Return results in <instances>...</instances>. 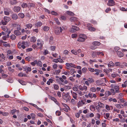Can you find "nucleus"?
Listing matches in <instances>:
<instances>
[{"instance_id":"obj_45","label":"nucleus","mask_w":127,"mask_h":127,"mask_svg":"<svg viewBox=\"0 0 127 127\" xmlns=\"http://www.w3.org/2000/svg\"><path fill=\"white\" fill-rule=\"evenodd\" d=\"M54 20L57 25H59L60 24V22L59 21L58 19L54 18Z\"/></svg>"},{"instance_id":"obj_25","label":"nucleus","mask_w":127,"mask_h":127,"mask_svg":"<svg viewBox=\"0 0 127 127\" xmlns=\"http://www.w3.org/2000/svg\"><path fill=\"white\" fill-rule=\"evenodd\" d=\"M4 14L6 15H8L9 14V11L7 10V9L6 8L4 9Z\"/></svg>"},{"instance_id":"obj_20","label":"nucleus","mask_w":127,"mask_h":127,"mask_svg":"<svg viewBox=\"0 0 127 127\" xmlns=\"http://www.w3.org/2000/svg\"><path fill=\"white\" fill-rule=\"evenodd\" d=\"M12 17L13 19L14 20L18 18V15L15 14H13L12 15Z\"/></svg>"},{"instance_id":"obj_52","label":"nucleus","mask_w":127,"mask_h":127,"mask_svg":"<svg viewBox=\"0 0 127 127\" xmlns=\"http://www.w3.org/2000/svg\"><path fill=\"white\" fill-rule=\"evenodd\" d=\"M65 65L67 66L66 69H69L70 68V63H66L65 64Z\"/></svg>"},{"instance_id":"obj_58","label":"nucleus","mask_w":127,"mask_h":127,"mask_svg":"<svg viewBox=\"0 0 127 127\" xmlns=\"http://www.w3.org/2000/svg\"><path fill=\"white\" fill-rule=\"evenodd\" d=\"M77 36V34L76 33L73 34L71 35V37L72 38H76Z\"/></svg>"},{"instance_id":"obj_22","label":"nucleus","mask_w":127,"mask_h":127,"mask_svg":"<svg viewBox=\"0 0 127 127\" xmlns=\"http://www.w3.org/2000/svg\"><path fill=\"white\" fill-rule=\"evenodd\" d=\"M100 114L98 113H97L95 115V119L96 120H98L100 118Z\"/></svg>"},{"instance_id":"obj_49","label":"nucleus","mask_w":127,"mask_h":127,"mask_svg":"<svg viewBox=\"0 0 127 127\" xmlns=\"http://www.w3.org/2000/svg\"><path fill=\"white\" fill-rule=\"evenodd\" d=\"M93 93H89L88 94V95H85L87 97H88V96L90 98H91V99H92Z\"/></svg>"},{"instance_id":"obj_38","label":"nucleus","mask_w":127,"mask_h":127,"mask_svg":"<svg viewBox=\"0 0 127 127\" xmlns=\"http://www.w3.org/2000/svg\"><path fill=\"white\" fill-rule=\"evenodd\" d=\"M51 99L56 104H57L58 103V102L57 101L56 99L54 97H51Z\"/></svg>"},{"instance_id":"obj_46","label":"nucleus","mask_w":127,"mask_h":127,"mask_svg":"<svg viewBox=\"0 0 127 127\" xmlns=\"http://www.w3.org/2000/svg\"><path fill=\"white\" fill-rule=\"evenodd\" d=\"M54 89L55 90H58L59 88V86L57 84H54L53 85Z\"/></svg>"},{"instance_id":"obj_48","label":"nucleus","mask_w":127,"mask_h":127,"mask_svg":"<svg viewBox=\"0 0 127 127\" xmlns=\"http://www.w3.org/2000/svg\"><path fill=\"white\" fill-rule=\"evenodd\" d=\"M37 61L36 60H35L33 62H31V64L33 66H34L35 65L37 64Z\"/></svg>"},{"instance_id":"obj_8","label":"nucleus","mask_w":127,"mask_h":127,"mask_svg":"<svg viewBox=\"0 0 127 127\" xmlns=\"http://www.w3.org/2000/svg\"><path fill=\"white\" fill-rule=\"evenodd\" d=\"M91 25L89 23H88L87 24V27H88V29L91 32H95L96 31V29L92 27H91L90 26Z\"/></svg>"},{"instance_id":"obj_30","label":"nucleus","mask_w":127,"mask_h":127,"mask_svg":"<svg viewBox=\"0 0 127 127\" xmlns=\"http://www.w3.org/2000/svg\"><path fill=\"white\" fill-rule=\"evenodd\" d=\"M18 82L22 85H25L26 84V83L25 82L23 81L22 80H18Z\"/></svg>"},{"instance_id":"obj_53","label":"nucleus","mask_w":127,"mask_h":127,"mask_svg":"<svg viewBox=\"0 0 127 127\" xmlns=\"http://www.w3.org/2000/svg\"><path fill=\"white\" fill-rule=\"evenodd\" d=\"M52 67L54 69H57L58 67L57 64H56L54 63L52 65Z\"/></svg>"},{"instance_id":"obj_62","label":"nucleus","mask_w":127,"mask_h":127,"mask_svg":"<svg viewBox=\"0 0 127 127\" xmlns=\"http://www.w3.org/2000/svg\"><path fill=\"white\" fill-rule=\"evenodd\" d=\"M8 70L10 71L13 72L14 71V70L13 69L11 68V67H8Z\"/></svg>"},{"instance_id":"obj_14","label":"nucleus","mask_w":127,"mask_h":127,"mask_svg":"<svg viewBox=\"0 0 127 127\" xmlns=\"http://www.w3.org/2000/svg\"><path fill=\"white\" fill-rule=\"evenodd\" d=\"M107 65L108 67H111L113 66L115 64L112 61H111L107 64Z\"/></svg>"},{"instance_id":"obj_40","label":"nucleus","mask_w":127,"mask_h":127,"mask_svg":"<svg viewBox=\"0 0 127 127\" xmlns=\"http://www.w3.org/2000/svg\"><path fill=\"white\" fill-rule=\"evenodd\" d=\"M37 65L41 67L42 66V63L40 61H38L37 63Z\"/></svg>"},{"instance_id":"obj_63","label":"nucleus","mask_w":127,"mask_h":127,"mask_svg":"<svg viewBox=\"0 0 127 127\" xmlns=\"http://www.w3.org/2000/svg\"><path fill=\"white\" fill-rule=\"evenodd\" d=\"M91 22L94 24H97V22L94 20H92L91 21Z\"/></svg>"},{"instance_id":"obj_28","label":"nucleus","mask_w":127,"mask_h":127,"mask_svg":"<svg viewBox=\"0 0 127 127\" xmlns=\"http://www.w3.org/2000/svg\"><path fill=\"white\" fill-rule=\"evenodd\" d=\"M68 83V81L67 80H65L64 81L63 83H61L60 84L63 86H64L65 85L67 84Z\"/></svg>"},{"instance_id":"obj_43","label":"nucleus","mask_w":127,"mask_h":127,"mask_svg":"<svg viewBox=\"0 0 127 127\" xmlns=\"http://www.w3.org/2000/svg\"><path fill=\"white\" fill-rule=\"evenodd\" d=\"M103 71L104 72H105L108 75V73L110 72L109 69H104L103 70Z\"/></svg>"},{"instance_id":"obj_2","label":"nucleus","mask_w":127,"mask_h":127,"mask_svg":"<svg viewBox=\"0 0 127 127\" xmlns=\"http://www.w3.org/2000/svg\"><path fill=\"white\" fill-rule=\"evenodd\" d=\"M87 36L83 34H80L79 35L77 39V41L79 42L84 41L87 38Z\"/></svg>"},{"instance_id":"obj_37","label":"nucleus","mask_w":127,"mask_h":127,"mask_svg":"<svg viewBox=\"0 0 127 127\" xmlns=\"http://www.w3.org/2000/svg\"><path fill=\"white\" fill-rule=\"evenodd\" d=\"M18 15L22 19L25 16V15L24 14L22 13H19L18 14Z\"/></svg>"},{"instance_id":"obj_17","label":"nucleus","mask_w":127,"mask_h":127,"mask_svg":"<svg viewBox=\"0 0 127 127\" xmlns=\"http://www.w3.org/2000/svg\"><path fill=\"white\" fill-rule=\"evenodd\" d=\"M117 76L120 77V75L116 73H115L114 72L111 75V76L112 77L114 78L116 77Z\"/></svg>"},{"instance_id":"obj_42","label":"nucleus","mask_w":127,"mask_h":127,"mask_svg":"<svg viewBox=\"0 0 127 127\" xmlns=\"http://www.w3.org/2000/svg\"><path fill=\"white\" fill-rule=\"evenodd\" d=\"M21 6L22 8H24L27 7L28 5L26 3H23L22 4Z\"/></svg>"},{"instance_id":"obj_26","label":"nucleus","mask_w":127,"mask_h":127,"mask_svg":"<svg viewBox=\"0 0 127 127\" xmlns=\"http://www.w3.org/2000/svg\"><path fill=\"white\" fill-rule=\"evenodd\" d=\"M93 44L95 45V46L99 45L100 44V42L97 41H94L92 43Z\"/></svg>"},{"instance_id":"obj_3","label":"nucleus","mask_w":127,"mask_h":127,"mask_svg":"<svg viewBox=\"0 0 127 127\" xmlns=\"http://www.w3.org/2000/svg\"><path fill=\"white\" fill-rule=\"evenodd\" d=\"M70 20L71 22H73L74 24L78 26L80 24V23L78 21V19L75 17H72L69 19Z\"/></svg>"},{"instance_id":"obj_21","label":"nucleus","mask_w":127,"mask_h":127,"mask_svg":"<svg viewBox=\"0 0 127 127\" xmlns=\"http://www.w3.org/2000/svg\"><path fill=\"white\" fill-rule=\"evenodd\" d=\"M42 25V23L40 22H37L35 24V26L37 27L41 26Z\"/></svg>"},{"instance_id":"obj_7","label":"nucleus","mask_w":127,"mask_h":127,"mask_svg":"<svg viewBox=\"0 0 127 127\" xmlns=\"http://www.w3.org/2000/svg\"><path fill=\"white\" fill-rule=\"evenodd\" d=\"M87 103L86 101L81 100L79 101L77 103V106L78 108L82 106L83 105L86 104Z\"/></svg>"},{"instance_id":"obj_16","label":"nucleus","mask_w":127,"mask_h":127,"mask_svg":"<svg viewBox=\"0 0 127 127\" xmlns=\"http://www.w3.org/2000/svg\"><path fill=\"white\" fill-rule=\"evenodd\" d=\"M117 54L119 57L120 58L123 57L124 56L123 54L121 51H118L117 52Z\"/></svg>"},{"instance_id":"obj_47","label":"nucleus","mask_w":127,"mask_h":127,"mask_svg":"<svg viewBox=\"0 0 127 127\" xmlns=\"http://www.w3.org/2000/svg\"><path fill=\"white\" fill-rule=\"evenodd\" d=\"M76 72L75 70L74 69H72L70 71V73L71 75H72Z\"/></svg>"},{"instance_id":"obj_34","label":"nucleus","mask_w":127,"mask_h":127,"mask_svg":"<svg viewBox=\"0 0 127 127\" xmlns=\"http://www.w3.org/2000/svg\"><path fill=\"white\" fill-rule=\"evenodd\" d=\"M62 74H64L66 75H69V72L68 70L63 72L62 73Z\"/></svg>"},{"instance_id":"obj_36","label":"nucleus","mask_w":127,"mask_h":127,"mask_svg":"<svg viewBox=\"0 0 127 127\" xmlns=\"http://www.w3.org/2000/svg\"><path fill=\"white\" fill-rule=\"evenodd\" d=\"M90 91L92 92H95L96 91V88L94 87H92L90 88Z\"/></svg>"},{"instance_id":"obj_44","label":"nucleus","mask_w":127,"mask_h":127,"mask_svg":"<svg viewBox=\"0 0 127 127\" xmlns=\"http://www.w3.org/2000/svg\"><path fill=\"white\" fill-rule=\"evenodd\" d=\"M71 51L72 53L75 55H77V52L76 51L74 50H71Z\"/></svg>"},{"instance_id":"obj_60","label":"nucleus","mask_w":127,"mask_h":127,"mask_svg":"<svg viewBox=\"0 0 127 127\" xmlns=\"http://www.w3.org/2000/svg\"><path fill=\"white\" fill-rule=\"evenodd\" d=\"M51 13L52 15L55 16H56L58 15L57 13L54 11H52L51 12Z\"/></svg>"},{"instance_id":"obj_64","label":"nucleus","mask_w":127,"mask_h":127,"mask_svg":"<svg viewBox=\"0 0 127 127\" xmlns=\"http://www.w3.org/2000/svg\"><path fill=\"white\" fill-rule=\"evenodd\" d=\"M56 114L57 115L59 116L61 114V112L60 111H57L56 112Z\"/></svg>"},{"instance_id":"obj_18","label":"nucleus","mask_w":127,"mask_h":127,"mask_svg":"<svg viewBox=\"0 0 127 127\" xmlns=\"http://www.w3.org/2000/svg\"><path fill=\"white\" fill-rule=\"evenodd\" d=\"M36 38L35 37L33 36L31 38L30 40L31 42H34L36 41Z\"/></svg>"},{"instance_id":"obj_13","label":"nucleus","mask_w":127,"mask_h":127,"mask_svg":"<svg viewBox=\"0 0 127 127\" xmlns=\"http://www.w3.org/2000/svg\"><path fill=\"white\" fill-rule=\"evenodd\" d=\"M65 91H67L71 88V87L70 85H64V86Z\"/></svg>"},{"instance_id":"obj_56","label":"nucleus","mask_w":127,"mask_h":127,"mask_svg":"<svg viewBox=\"0 0 127 127\" xmlns=\"http://www.w3.org/2000/svg\"><path fill=\"white\" fill-rule=\"evenodd\" d=\"M32 57L30 56H28L25 58V59L28 61H30Z\"/></svg>"},{"instance_id":"obj_5","label":"nucleus","mask_w":127,"mask_h":127,"mask_svg":"<svg viewBox=\"0 0 127 127\" xmlns=\"http://www.w3.org/2000/svg\"><path fill=\"white\" fill-rule=\"evenodd\" d=\"M71 27L69 31L71 32L74 33L76 31H78L79 30V28L77 26L72 25L71 26Z\"/></svg>"},{"instance_id":"obj_23","label":"nucleus","mask_w":127,"mask_h":127,"mask_svg":"<svg viewBox=\"0 0 127 127\" xmlns=\"http://www.w3.org/2000/svg\"><path fill=\"white\" fill-rule=\"evenodd\" d=\"M111 93L109 91H106L105 92V95L106 97H108L109 95H111Z\"/></svg>"},{"instance_id":"obj_31","label":"nucleus","mask_w":127,"mask_h":127,"mask_svg":"<svg viewBox=\"0 0 127 127\" xmlns=\"http://www.w3.org/2000/svg\"><path fill=\"white\" fill-rule=\"evenodd\" d=\"M29 7H33L35 6L34 4L32 3H29L28 4Z\"/></svg>"},{"instance_id":"obj_15","label":"nucleus","mask_w":127,"mask_h":127,"mask_svg":"<svg viewBox=\"0 0 127 127\" xmlns=\"http://www.w3.org/2000/svg\"><path fill=\"white\" fill-rule=\"evenodd\" d=\"M97 53L96 51H93L92 53V56L93 58L97 57Z\"/></svg>"},{"instance_id":"obj_27","label":"nucleus","mask_w":127,"mask_h":127,"mask_svg":"<svg viewBox=\"0 0 127 127\" xmlns=\"http://www.w3.org/2000/svg\"><path fill=\"white\" fill-rule=\"evenodd\" d=\"M119 88L118 86H116L114 87V89L115 90V92L116 93H119L120 92L119 91Z\"/></svg>"},{"instance_id":"obj_12","label":"nucleus","mask_w":127,"mask_h":127,"mask_svg":"<svg viewBox=\"0 0 127 127\" xmlns=\"http://www.w3.org/2000/svg\"><path fill=\"white\" fill-rule=\"evenodd\" d=\"M71 93L73 97L75 99L77 100V94L76 93L73 92L72 91H71Z\"/></svg>"},{"instance_id":"obj_24","label":"nucleus","mask_w":127,"mask_h":127,"mask_svg":"<svg viewBox=\"0 0 127 127\" xmlns=\"http://www.w3.org/2000/svg\"><path fill=\"white\" fill-rule=\"evenodd\" d=\"M66 13L67 14L71 16H73L74 15L73 13L71 11H67L66 12Z\"/></svg>"},{"instance_id":"obj_39","label":"nucleus","mask_w":127,"mask_h":127,"mask_svg":"<svg viewBox=\"0 0 127 127\" xmlns=\"http://www.w3.org/2000/svg\"><path fill=\"white\" fill-rule=\"evenodd\" d=\"M90 109L92 111H93L95 110V107L93 105H91L90 107Z\"/></svg>"},{"instance_id":"obj_19","label":"nucleus","mask_w":127,"mask_h":127,"mask_svg":"<svg viewBox=\"0 0 127 127\" xmlns=\"http://www.w3.org/2000/svg\"><path fill=\"white\" fill-rule=\"evenodd\" d=\"M116 107L118 109H120L123 108V105L120 104H117L115 105Z\"/></svg>"},{"instance_id":"obj_29","label":"nucleus","mask_w":127,"mask_h":127,"mask_svg":"<svg viewBox=\"0 0 127 127\" xmlns=\"http://www.w3.org/2000/svg\"><path fill=\"white\" fill-rule=\"evenodd\" d=\"M26 27L29 29H31L32 26V25L31 24H28L26 25Z\"/></svg>"},{"instance_id":"obj_11","label":"nucleus","mask_w":127,"mask_h":127,"mask_svg":"<svg viewBox=\"0 0 127 127\" xmlns=\"http://www.w3.org/2000/svg\"><path fill=\"white\" fill-rule=\"evenodd\" d=\"M21 9V7L19 6H15L14 7L13 10L15 12H19Z\"/></svg>"},{"instance_id":"obj_35","label":"nucleus","mask_w":127,"mask_h":127,"mask_svg":"<svg viewBox=\"0 0 127 127\" xmlns=\"http://www.w3.org/2000/svg\"><path fill=\"white\" fill-rule=\"evenodd\" d=\"M98 104L100 107L103 108L105 107L104 105L100 102H98Z\"/></svg>"},{"instance_id":"obj_57","label":"nucleus","mask_w":127,"mask_h":127,"mask_svg":"<svg viewBox=\"0 0 127 127\" xmlns=\"http://www.w3.org/2000/svg\"><path fill=\"white\" fill-rule=\"evenodd\" d=\"M10 38L12 40H14L16 38V36L15 35L12 34L10 36Z\"/></svg>"},{"instance_id":"obj_9","label":"nucleus","mask_w":127,"mask_h":127,"mask_svg":"<svg viewBox=\"0 0 127 127\" xmlns=\"http://www.w3.org/2000/svg\"><path fill=\"white\" fill-rule=\"evenodd\" d=\"M79 89L80 90L82 91L84 90L85 91H87V87L85 86H81L80 85L79 86Z\"/></svg>"},{"instance_id":"obj_41","label":"nucleus","mask_w":127,"mask_h":127,"mask_svg":"<svg viewBox=\"0 0 127 127\" xmlns=\"http://www.w3.org/2000/svg\"><path fill=\"white\" fill-rule=\"evenodd\" d=\"M87 80L90 83H93L94 82V79L92 78H88L87 79Z\"/></svg>"},{"instance_id":"obj_33","label":"nucleus","mask_w":127,"mask_h":127,"mask_svg":"<svg viewBox=\"0 0 127 127\" xmlns=\"http://www.w3.org/2000/svg\"><path fill=\"white\" fill-rule=\"evenodd\" d=\"M43 29L45 31H48L49 29V28L48 26H44Z\"/></svg>"},{"instance_id":"obj_50","label":"nucleus","mask_w":127,"mask_h":127,"mask_svg":"<svg viewBox=\"0 0 127 127\" xmlns=\"http://www.w3.org/2000/svg\"><path fill=\"white\" fill-rule=\"evenodd\" d=\"M14 33L16 35H19L21 34V32L18 31L16 30L14 31Z\"/></svg>"},{"instance_id":"obj_61","label":"nucleus","mask_w":127,"mask_h":127,"mask_svg":"<svg viewBox=\"0 0 127 127\" xmlns=\"http://www.w3.org/2000/svg\"><path fill=\"white\" fill-rule=\"evenodd\" d=\"M68 50H65L64 51L63 54L65 55H67L68 54Z\"/></svg>"},{"instance_id":"obj_51","label":"nucleus","mask_w":127,"mask_h":127,"mask_svg":"<svg viewBox=\"0 0 127 127\" xmlns=\"http://www.w3.org/2000/svg\"><path fill=\"white\" fill-rule=\"evenodd\" d=\"M2 29L5 32H7L8 31V29L6 26H3L2 27Z\"/></svg>"},{"instance_id":"obj_55","label":"nucleus","mask_w":127,"mask_h":127,"mask_svg":"<svg viewBox=\"0 0 127 127\" xmlns=\"http://www.w3.org/2000/svg\"><path fill=\"white\" fill-rule=\"evenodd\" d=\"M18 75L20 77H22L23 76H25L26 75L25 74H24L23 73L21 72L18 74Z\"/></svg>"},{"instance_id":"obj_6","label":"nucleus","mask_w":127,"mask_h":127,"mask_svg":"<svg viewBox=\"0 0 127 127\" xmlns=\"http://www.w3.org/2000/svg\"><path fill=\"white\" fill-rule=\"evenodd\" d=\"M37 46H39L40 49H42V47L44 44L43 41L41 39H38L37 40Z\"/></svg>"},{"instance_id":"obj_1","label":"nucleus","mask_w":127,"mask_h":127,"mask_svg":"<svg viewBox=\"0 0 127 127\" xmlns=\"http://www.w3.org/2000/svg\"><path fill=\"white\" fill-rule=\"evenodd\" d=\"M64 28L63 27H61L56 26L54 29L55 33L57 34H60L62 32Z\"/></svg>"},{"instance_id":"obj_10","label":"nucleus","mask_w":127,"mask_h":127,"mask_svg":"<svg viewBox=\"0 0 127 127\" xmlns=\"http://www.w3.org/2000/svg\"><path fill=\"white\" fill-rule=\"evenodd\" d=\"M114 0H108L107 5L110 6H111L114 5Z\"/></svg>"},{"instance_id":"obj_32","label":"nucleus","mask_w":127,"mask_h":127,"mask_svg":"<svg viewBox=\"0 0 127 127\" xmlns=\"http://www.w3.org/2000/svg\"><path fill=\"white\" fill-rule=\"evenodd\" d=\"M122 86L123 88L126 87L127 86V81H125L123 84H122Z\"/></svg>"},{"instance_id":"obj_54","label":"nucleus","mask_w":127,"mask_h":127,"mask_svg":"<svg viewBox=\"0 0 127 127\" xmlns=\"http://www.w3.org/2000/svg\"><path fill=\"white\" fill-rule=\"evenodd\" d=\"M87 70V68L86 67H84L82 69V72L84 73H85Z\"/></svg>"},{"instance_id":"obj_4","label":"nucleus","mask_w":127,"mask_h":127,"mask_svg":"<svg viewBox=\"0 0 127 127\" xmlns=\"http://www.w3.org/2000/svg\"><path fill=\"white\" fill-rule=\"evenodd\" d=\"M10 18L8 17L5 16L3 18V20L1 21L2 24L4 25H5L10 20Z\"/></svg>"},{"instance_id":"obj_59","label":"nucleus","mask_w":127,"mask_h":127,"mask_svg":"<svg viewBox=\"0 0 127 127\" xmlns=\"http://www.w3.org/2000/svg\"><path fill=\"white\" fill-rule=\"evenodd\" d=\"M22 44L26 46H28V43L27 42L23 41L22 42Z\"/></svg>"}]
</instances>
